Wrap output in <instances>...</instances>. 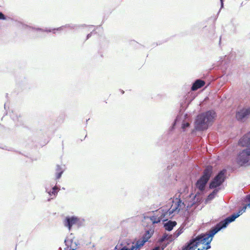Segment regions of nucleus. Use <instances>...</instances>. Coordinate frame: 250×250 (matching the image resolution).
<instances>
[{
    "label": "nucleus",
    "mask_w": 250,
    "mask_h": 250,
    "mask_svg": "<svg viewBox=\"0 0 250 250\" xmlns=\"http://www.w3.org/2000/svg\"><path fill=\"white\" fill-rule=\"evenodd\" d=\"M120 250H139L138 247H137L134 244L131 246L130 249L126 248L125 246L122 248Z\"/></svg>",
    "instance_id": "15"
},
{
    "label": "nucleus",
    "mask_w": 250,
    "mask_h": 250,
    "mask_svg": "<svg viewBox=\"0 0 250 250\" xmlns=\"http://www.w3.org/2000/svg\"><path fill=\"white\" fill-rule=\"evenodd\" d=\"M160 250V248L159 247H157L156 248H155L154 249H153L152 250Z\"/></svg>",
    "instance_id": "21"
},
{
    "label": "nucleus",
    "mask_w": 250,
    "mask_h": 250,
    "mask_svg": "<svg viewBox=\"0 0 250 250\" xmlns=\"http://www.w3.org/2000/svg\"><path fill=\"white\" fill-rule=\"evenodd\" d=\"M78 221V219L76 217H72L71 218H66L64 222L65 227L68 228L69 230H70L71 227L74 224H76Z\"/></svg>",
    "instance_id": "10"
},
{
    "label": "nucleus",
    "mask_w": 250,
    "mask_h": 250,
    "mask_svg": "<svg viewBox=\"0 0 250 250\" xmlns=\"http://www.w3.org/2000/svg\"><path fill=\"white\" fill-rule=\"evenodd\" d=\"M205 84V82L201 80H197L193 84L191 87V90L195 91L198 89L202 87Z\"/></svg>",
    "instance_id": "11"
},
{
    "label": "nucleus",
    "mask_w": 250,
    "mask_h": 250,
    "mask_svg": "<svg viewBox=\"0 0 250 250\" xmlns=\"http://www.w3.org/2000/svg\"><path fill=\"white\" fill-rule=\"evenodd\" d=\"M183 232V228L178 229L174 233V235L175 237L179 236Z\"/></svg>",
    "instance_id": "16"
},
{
    "label": "nucleus",
    "mask_w": 250,
    "mask_h": 250,
    "mask_svg": "<svg viewBox=\"0 0 250 250\" xmlns=\"http://www.w3.org/2000/svg\"><path fill=\"white\" fill-rule=\"evenodd\" d=\"M226 170L221 171L213 179L209 185L210 188H214L220 186L224 181L225 179Z\"/></svg>",
    "instance_id": "6"
},
{
    "label": "nucleus",
    "mask_w": 250,
    "mask_h": 250,
    "mask_svg": "<svg viewBox=\"0 0 250 250\" xmlns=\"http://www.w3.org/2000/svg\"><path fill=\"white\" fill-rule=\"evenodd\" d=\"M151 237V234L150 233L149 230L146 232L143 237L137 241L134 244L137 247H138V249L140 250L142 247L144 246L145 243L148 241L149 239Z\"/></svg>",
    "instance_id": "7"
},
{
    "label": "nucleus",
    "mask_w": 250,
    "mask_h": 250,
    "mask_svg": "<svg viewBox=\"0 0 250 250\" xmlns=\"http://www.w3.org/2000/svg\"><path fill=\"white\" fill-rule=\"evenodd\" d=\"M56 179H59L61 178L62 173L63 172V169L60 166H57L56 168Z\"/></svg>",
    "instance_id": "14"
},
{
    "label": "nucleus",
    "mask_w": 250,
    "mask_h": 250,
    "mask_svg": "<svg viewBox=\"0 0 250 250\" xmlns=\"http://www.w3.org/2000/svg\"><path fill=\"white\" fill-rule=\"evenodd\" d=\"M189 126V124L188 123H187L183 124L182 127L183 128H185L186 127H188Z\"/></svg>",
    "instance_id": "19"
},
{
    "label": "nucleus",
    "mask_w": 250,
    "mask_h": 250,
    "mask_svg": "<svg viewBox=\"0 0 250 250\" xmlns=\"http://www.w3.org/2000/svg\"><path fill=\"white\" fill-rule=\"evenodd\" d=\"M250 114V107L243 108L236 113V117L238 120L242 121L244 119L248 118Z\"/></svg>",
    "instance_id": "8"
},
{
    "label": "nucleus",
    "mask_w": 250,
    "mask_h": 250,
    "mask_svg": "<svg viewBox=\"0 0 250 250\" xmlns=\"http://www.w3.org/2000/svg\"><path fill=\"white\" fill-rule=\"evenodd\" d=\"M212 173V167L211 166H208L204 170L203 175L197 181L196 183V188L200 191H203L205 189L206 184L209 180L211 175Z\"/></svg>",
    "instance_id": "4"
},
{
    "label": "nucleus",
    "mask_w": 250,
    "mask_h": 250,
    "mask_svg": "<svg viewBox=\"0 0 250 250\" xmlns=\"http://www.w3.org/2000/svg\"><path fill=\"white\" fill-rule=\"evenodd\" d=\"M239 144L242 146H247V148H250V132L245 134L240 139Z\"/></svg>",
    "instance_id": "9"
},
{
    "label": "nucleus",
    "mask_w": 250,
    "mask_h": 250,
    "mask_svg": "<svg viewBox=\"0 0 250 250\" xmlns=\"http://www.w3.org/2000/svg\"><path fill=\"white\" fill-rule=\"evenodd\" d=\"M177 224L176 221H169L167 223H166L164 225V227L166 230L168 231L171 230L173 227H175Z\"/></svg>",
    "instance_id": "12"
},
{
    "label": "nucleus",
    "mask_w": 250,
    "mask_h": 250,
    "mask_svg": "<svg viewBox=\"0 0 250 250\" xmlns=\"http://www.w3.org/2000/svg\"><path fill=\"white\" fill-rule=\"evenodd\" d=\"M221 3V6H223V0H220Z\"/></svg>",
    "instance_id": "23"
},
{
    "label": "nucleus",
    "mask_w": 250,
    "mask_h": 250,
    "mask_svg": "<svg viewBox=\"0 0 250 250\" xmlns=\"http://www.w3.org/2000/svg\"><path fill=\"white\" fill-rule=\"evenodd\" d=\"M215 115V113L211 111L198 115L195 121L196 129L200 130L207 129L209 124L213 121Z\"/></svg>",
    "instance_id": "2"
},
{
    "label": "nucleus",
    "mask_w": 250,
    "mask_h": 250,
    "mask_svg": "<svg viewBox=\"0 0 250 250\" xmlns=\"http://www.w3.org/2000/svg\"><path fill=\"white\" fill-rule=\"evenodd\" d=\"M247 199L248 200V201L249 202V203L248 204V206H249L250 208V195H248L247 196Z\"/></svg>",
    "instance_id": "20"
},
{
    "label": "nucleus",
    "mask_w": 250,
    "mask_h": 250,
    "mask_svg": "<svg viewBox=\"0 0 250 250\" xmlns=\"http://www.w3.org/2000/svg\"><path fill=\"white\" fill-rule=\"evenodd\" d=\"M58 189V188L56 187H54L53 188H52V193L53 194H55L56 192V190Z\"/></svg>",
    "instance_id": "18"
},
{
    "label": "nucleus",
    "mask_w": 250,
    "mask_h": 250,
    "mask_svg": "<svg viewBox=\"0 0 250 250\" xmlns=\"http://www.w3.org/2000/svg\"><path fill=\"white\" fill-rule=\"evenodd\" d=\"M185 207V205L183 202L180 199H178L176 201L173 202V204L171 205L170 208L167 210H164V209H161L159 211V212H161V216L162 217V221H165L167 220L169 218H171L174 215L172 214L174 213H178L180 209Z\"/></svg>",
    "instance_id": "3"
},
{
    "label": "nucleus",
    "mask_w": 250,
    "mask_h": 250,
    "mask_svg": "<svg viewBox=\"0 0 250 250\" xmlns=\"http://www.w3.org/2000/svg\"><path fill=\"white\" fill-rule=\"evenodd\" d=\"M6 18L4 14L0 12V20H5Z\"/></svg>",
    "instance_id": "17"
},
{
    "label": "nucleus",
    "mask_w": 250,
    "mask_h": 250,
    "mask_svg": "<svg viewBox=\"0 0 250 250\" xmlns=\"http://www.w3.org/2000/svg\"><path fill=\"white\" fill-rule=\"evenodd\" d=\"M250 161V148H247L238 154L236 158L237 163L240 166L249 163Z\"/></svg>",
    "instance_id": "5"
},
{
    "label": "nucleus",
    "mask_w": 250,
    "mask_h": 250,
    "mask_svg": "<svg viewBox=\"0 0 250 250\" xmlns=\"http://www.w3.org/2000/svg\"><path fill=\"white\" fill-rule=\"evenodd\" d=\"M246 208H247V206H244V207L243 208V209H242L243 210V211H245V210H246Z\"/></svg>",
    "instance_id": "22"
},
{
    "label": "nucleus",
    "mask_w": 250,
    "mask_h": 250,
    "mask_svg": "<svg viewBox=\"0 0 250 250\" xmlns=\"http://www.w3.org/2000/svg\"><path fill=\"white\" fill-rule=\"evenodd\" d=\"M240 211L237 214H233L221 221L210 230L209 233L201 234L195 238L190 240L188 244L186 246L184 250H207L210 248V243L212 241V237L221 229L225 228L231 222L233 221L240 215Z\"/></svg>",
    "instance_id": "1"
},
{
    "label": "nucleus",
    "mask_w": 250,
    "mask_h": 250,
    "mask_svg": "<svg viewBox=\"0 0 250 250\" xmlns=\"http://www.w3.org/2000/svg\"><path fill=\"white\" fill-rule=\"evenodd\" d=\"M150 219L153 224H155L160 222L162 220V217L161 215L159 216L158 215H153L150 217Z\"/></svg>",
    "instance_id": "13"
}]
</instances>
